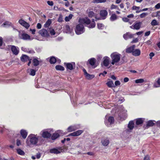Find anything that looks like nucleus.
I'll list each match as a JSON object with an SVG mask.
<instances>
[{
	"label": "nucleus",
	"mask_w": 160,
	"mask_h": 160,
	"mask_svg": "<svg viewBox=\"0 0 160 160\" xmlns=\"http://www.w3.org/2000/svg\"><path fill=\"white\" fill-rule=\"evenodd\" d=\"M121 55L117 52H114L110 55L111 58V64L113 65L117 66L119 65Z\"/></svg>",
	"instance_id": "obj_1"
},
{
	"label": "nucleus",
	"mask_w": 160,
	"mask_h": 160,
	"mask_svg": "<svg viewBox=\"0 0 160 160\" xmlns=\"http://www.w3.org/2000/svg\"><path fill=\"white\" fill-rule=\"evenodd\" d=\"M39 137L33 134L30 135L27 139L26 143L28 146L36 145L38 142Z\"/></svg>",
	"instance_id": "obj_2"
},
{
	"label": "nucleus",
	"mask_w": 160,
	"mask_h": 160,
	"mask_svg": "<svg viewBox=\"0 0 160 160\" xmlns=\"http://www.w3.org/2000/svg\"><path fill=\"white\" fill-rule=\"evenodd\" d=\"M79 22L81 24H85L89 28H93L95 27L96 25L94 19H92L91 22L90 19L88 18L80 19Z\"/></svg>",
	"instance_id": "obj_3"
},
{
	"label": "nucleus",
	"mask_w": 160,
	"mask_h": 160,
	"mask_svg": "<svg viewBox=\"0 0 160 160\" xmlns=\"http://www.w3.org/2000/svg\"><path fill=\"white\" fill-rule=\"evenodd\" d=\"M76 33L77 35H80L85 31V28H84L83 25L80 23L76 26L75 30Z\"/></svg>",
	"instance_id": "obj_4"
},
{
	"label": "nucleus",
	"mask_w": 160,
	"mask_h": 160,
	"mask_svg": "<svg viewBox=\"0 0 160 160\" xmlns=\"http://www.w3.org/2000/svg\"><path fill=\"white\" fill-rule=\"evenodd\" d=\"M52 130L50 129L44 130L41 132L40 134L44 138H49L51 136V133Z\"/></svg>",
	"instance_id": "obj_5"
},
{
	"label": "nucleus",
	"mask_w": 160,
	"mask_h": 160,
	"mask_svg": "<svg viewBox=\"0 0 160 160\" xmlns=\"http://www.w3.org/2000/svg\"><path fill=\"white\" fill-rule=\"evenodd\" d=\"M18 36L20 39L24 40H31L32 39V38H30V37L29 35L24 32H19Z\"/></svg>",
	"instance_id": "obj_6"
},
{
	"label": "nucleus",
	"mask_w": 160,
	"mask_h": 160,
	"mask_svg": "<svg viewBox=\"0 0 160 160\" xmlns=\"http://www.w3.org/2000/svg\"><path fill=\"white\" fill-rule=\"evenodd\" d=\"M134 122L133 121H130L128 125V129L126 130L124 132L128 133L131 132L134 128Z\"/></svg>",
	"instance_id": "obj_7"
},
{
	"label": "nucleus",
	"mask_w": 160,
	"mask_h": 160,
	"mask_svg": "<svg viewBox=\"0 0 160 160\" xmlns=\"http://www.w3.org/2000/svg\"><path fill=\"white\" fill-rule=\"evenodd\" d=\"M10 47L13 53L15 55H18L19 52V48L13 45H10Z\"/></svg>",
	"instance_id": "obj_8"
},
{
	"label": "nucleus",
	"mask_w": 160,
	"mask_h": 160,
	"mask_svg": "<svg viewBox=\"0 0 160 160\" xmlns=\"http://www.w3.org/2000/svg\"><path fill=\"white\" fill-rule=\"evenodd\" d=\"M39 33L42 37H48L49 36V33L48 30L44 29L40 30Z\"/></svg>",
	"instance_id": "obj_9"
},
{
	"label": "nucleus",
	"mask_w": 160,
	"mask_h": 160,
	"mask_svg": "<svg viewBox=\"0 0 160 160\" xmlns=\"http://www.w3.org/2000/svg\"><path fill=\"white\" fill-rule=\"evenodd\" d=\"M65 64L66 65L67 68L70 70H72L74 69L75 67V64L74 62L66 63H65Z\"/></svg>",
	"instance_id": "obj_10"
},
{
	"label": "nucleus",
	"mask_w": 160,
	"mask_h": 160,
	"mask_svg": "<svg viewBox=\"0 0 160 160\" xmlns=\"http://www.w3.org/2000/svg\"><path fill=\"white\" fill-rule=\"evenodd\" d=\"M62 133V131L61 130H58L57 132L53 133L51 137V138L52 140H54L58 138L60 134Z\"/></svg>",
	"instance_id": "obj_11"
},
{
	"label": "nucleus",
	"mask_w": 160,
	"mask_h": 160,
	"mask_svg": "<svg viewBox=\"0 0 160 160\" xmlns=\"http://www.w3.org/2000/svg\"><path fill=\"white\" fill-rule=\"evenodd\" d=\"M103 63L105 67L108 66L110 62V58L107 56L104 57L103 59Z\"/></svg>",
	"instance_id": "obj_12"
},
{
	"label": "nucleus",
	"mask_w": 160,
	"mask_h": 160,
	"mask_svg": "<svg viewBox=\"0 0 160 160\" xmlns=\"http://www.w3.org/2000/svg\"><path fill=\"white\" fill-rule=\"evenodd\" d=\"M18 22L21 25L27 29L30 26L29 24L28 23L22 19L19 20Z\"/></svg>",
	"instance_id": "obj_13"
},
{
	"label": "nucleus",
	"mask_w": 160,
	"mask_h": 160,
	"mask_svg": "<svg viewBox=\"0 0 160 160\" xmlns=\"http://www.w3.org/2000/svg\"><path fill=\"white\" fill-rule=\"evenodd\" d=\"M101 143L103 146L105 147L107 146L109 143V139L107 138H104L102 139Z\"/></svg>",
	"instance_id": "obj_14"
},
{
	"label": "nucleus",
	"mask_w": 160,
	"mask_h": 160,
	"mask_svg": "<svg viewBox=\"0 0 160 160\" xmlns=\"http://www.w3.org/2000/svg\"><path fill=\"white\" fill-rule=\"evenodd\" d=\"M93 9V8H89L87 11L88 16L90 18H92L95 16V14L92 11Z\"/></svg>",
	"instance_id": "obj_15"
},
{
	"label": "nucleus",
	"mask_w": 160,
	"mask_h": 160,
	"mask_svg": "<svg viewBox=\"0 0 160 160\" xmlns=\"http://www.w3.org/2000/svg\"><path fill=\"white\" fill-rule=\"evenodd\" d=\"M108 15V12L106 10H101L100 12V15L103 19H105Z\"/></svg>",
	"instance_id": "obj_16"
},
{
	"label": "nucleus",
	"mask_w": 160,
	"mask_h": 160,
	"mask_svg": "<svg viewBox=\"0 0 160 160\" xmlns=\"http://www.w3.org/2000/svg\"><path fill=\"white\" fill-rule=\"evenodd\" d=\"M141 25V22L135 23H134L132 26H131L130 27L131 28L138 30L140 28Z\"/></svg>",
	"instance_id": "obj_17"
},
{
	"label": "nucleus",
	"mask_w": 160,
	"mask_h": 160,
	"mask_svg": "<svg viewBox=\"0 0 160 160\" xmlns=\"http://www.w3.org/2000/svg\"><path fill=\"white\" fill-rule=\"evenodd\" d=\"M83 132V131L81 130H78L76 132L70 133L69 136H77L80 135Z\"/></svg>",
	"instance_id": "obj_18"
},
{
	"label": "nucleus",
	"mask_w": 160,
	"mask_h": 160,
	"mask_svg": "<svg viewBox=\"0 0 160 160\" xmlns=\"http://www.w3.org/2000/svg\"><path fill=\"white\" fill-rule=\"evenodd\" d=\"M106 84L107 86L110 88L115 87V86L114 85L113 81L111 80L110 79H108V81L106 83Z\"/></svg>",
	"instance_id": "obj_19"
},
{
	"label": "nucleus",
	"mask_w": 160,
	"mask_h": 160,
	"mask_svg": "<svg viewBox=\"0 0 160 160\" xmlns=\"http://www.w3.org/2000/svg\"><path fill=\"white\" fill-rule=\"evenodd\" d=\"M134 34H132L128 32L124 34L123 35V37L125 40H127L128 38H132L133 37Z\"/></svg>",
	"instance_id": "obj_20"
},
{
	"label": "nucleus",
	"mask_w": 160,
	"mask_h": 160,
	"mask_svg": "<svg viewBox=\"0 0 160 160\" xmlns=\"http://www.w3.org/2000/svg\"><path fill=\"white\" fill-rule=\"evenodd\" d=\"M21 49L24 52H28L30 53H33L34 52V51L32 49H30L25 47H22Z\"/></svg>",
	"instance_id": "obj_21"
},
{
	"label": "nucleus",
	"mask_w": 160,
	"mask_h": 160,
	"mask_svg": "<svg viewBox=\"0 0 160 160\" xmlns=\"http://www.w3.org/2000/svg\"><path fill=\"white\" fill-rule=\"evenodd\" d=\"M141 51L139 49H134L132 54L135 56H138L140 55Z\"/></svg>",
	"instance_id": "obj_22"
},
{
	"label": "nucleus",
	"mask_w": 160,
	"mask_h": 160,
	"mask_svg": "<svg viewBox=\"0 0 160 160\" xmlns=\"http://www.w3.org/2000/svg\"><path fill=\"white\" fill-rule=\"evenodd\" d=\"M135 47V45H133V46H131L129 47L128 48L126 49V52L130 53L132 52H132L133 51V50L134 48Z\"/></svg>",
	"instance_id": "obj_23"
},
{
	"label": "nucleus",
	"mask_w": 160,
	"mask_h": 160,
	"mask_svg": "<svg viewBox=\"0 0 160 160\" xmlns=\"http://www.w3.org/2000/svg\"><path fill=\"white\" fill-rule=\"evenodd\" d=\"M65 29L66 30V32L67 33H70L72 35H73L74 34V33L72 31V30L71 29L69 26L68 25H66L65 27Z\"/></svg>",
	"instance_id": "obj_24"
},
{
	"label": "nucleus",
	"mask_w": 160,
	"mask_h": 160,
	"mask_svg": "<svg viewBox=\"0 0 160 160\" xmlns=\"http://www.w3.org/2000/svg\"><path fill=\"white\" fill-rule=\"evenodd\" d=\"M50 152L51 153L58 154L61 152V151L59 150L57 148H54L50 149L49 150Z\"/></svg>",
	"instance_id": "obj_25"
},
{
	"label": "nucleus",
	"mask_w": 160,
	"mask_h": 160,
	"mask_svg": "<svg viewBox=\"0 0 160 160\" xmlns=\"http://www.w3.org/2000/svg\"><path fill=\"white\" fill-rule=\"evenodd\" d=\"M2 26L4 27H8L10 26H11L13 27V24L11 22L9 21H6L4 22L2 24Z\"/></svg>",
	"instance_id": "obj_26"
},
{
	"label": "nucleus",
	"mask_w": 160,
	"mask_h": 160,
	"mask_svg": "<svg viewBox=\"0 0 160 160\" xmlns=\"http://www.w3.org/2000/svg\"><path fill=\"white\" fill-rule=\"evenodd\" d=\"M20 133L23 138H26L28 134V132L26 130L23 129L21 130L20 131Z\"/></svg>",
	"instance_id": "obj_27"
},
{
	"label": "nucleus",
	"mask_w": 160,
	"mask_h": 160,
	"mask_svg": "<svg viewBox=\"0 0 160 160\" xmlns=\"http://www.w3.org/2000/svg\"><path fill=\"white\" fill-rule=\"evenodd\" d=\"M77 129V128L75 125L71 126L67 128V131L68 132H72L73 131Z\"/></svg>",
	"instance_id": "obj_28"
},
{
	"label": "nucleus",
	"mask_w": 160,
	"mask_h": 160,
	"mask_svg": "<svg viewBox=\"0 0 160 160\" xmlns=\"http://www.w3.org/2000/svg\"><path fill=\"white\" fill-rule=\"evenodd\" d=\"M21 59L22 62H25L29 60V57L25 55H23L22 56L21 58Z\"/></svg>",
	"instance_id": "obj_29"
},
{
	"label": "nucleus",
	"mask_w": 160,
	"mask_h": 160,
	"mask_svg": "<svg viewBox=\"0 0 160 160\" xmlns=\"http://www.w3.org/2000/svg\"><path fill=\"white\" fill-rule=\"evenodd\" d=\"M105 118L106 119H107L108 118V122L110 124H112L114 122V119L113 117H108V116L106 115V116Z\"/></svg>",
	"instance_id": "obj_30"
},
{
	"label": "nucleus",
	"mask_w": 160,
	"mask_h": 160,
	"mask_svg": "<svg viewBox=\"0 0 160 160\" xmlns=\"http://www.w3.org/2000/svg\"><path fill=\"white\" fill-rule=\"evenodd\" d=\"M40 62L41 61L38 60L37 58H34L33 60V63L35 66H37L39 65Z\"/></svg>",
	"instance_id": "obj_31"
},
{
	"label": "nucleus",
	"mask_w": 160,
	"mask_h": 160,
	"mask_svg": "<svg viewBox=\"0 0 160 160\" xmlns=\"http://www.w3.org/2000/svg\"><path fill=\"white\" fill-rule=\"evenodd\" d=\"M144 119L143 118H140L137 119L136 120V124L137 125H138L141 124L143 123Z\"/></svg>",
	"instance_id": "obj_32"
},
{
	"label": "nucleus",
	"mask_w": 160,
	"mask_h": 160,
	"mask_svg": "<svg viewBox=\"0 0 160 160\" xmlns=\"http://www.w3.org/2000/svg\"><path fill=\"white\" fill-rule=\"evenodd\" d=\"M96 59L94 58H92L88 60L90 64L92 66H93L96 62Z\"/></svg>",
	"instance_id": "obj_33"
},
{
	"label": "nucleus",
	"mask_w": 160,
	"mask_h": 160,
	"mask_svg": "<svg viewBox=\"0 0 160 160\" xmlns=\"http://www.w3.org/2000/svg\"><path fill=\"white\" fill-rule=\"evenodd\" d=\"M86 78L88 79H91L94 77V75L92 74H89L87 73L85 75Z\"/></svg>",
	"instance_id": "obj_34"
},
{
	"label": "nucleus",
	"mask_w": 160,
	"mask_h": 160,
	"mask_svg": "<svg viewBox=\"0 0 160 160\" xmlns=\"http://www.w3.org/2000/svg\"><path fill=\"white\" fill-rule=\"evenodd\" d=\"M117 18V16L115 14H112L110 18V20L112 21H113L116 20Z\"/></svg>",
	"instance_id": "obj_35"
},
{
	"label": "nucleus",
	"mask_w": 160,
	"mask_h": 160,
	"mask_svg": "<svg viewBox=\"0 0 160 160\" xmlns=\"http://www.w3.org/2000/svg\"><path fill=\"white\" fill-rule=\"evenodd\" d=\"M153 121L152 120H149L147 122V127H151L154 124V123L153 122Z\"/></svg>",
	"instance_id": "obj_36"
},
{
	"label": "nucleus",
	"mask_w": 160,
	"mask_h": 160,
	"mask_svg": "<svg viewBox=\"0 0 160 160\" xmlns=\"http://www.w3.org/2000/svg\"><path fill=\"white\" fill-rule=\"evenodd\" d=\"M17 153L21 155H23L25 154L24 152L21 149L18 148L17 149Z\"/></svg>",
	"instance_id": "obj_37"
},
{
	"label": "nucleus",
	"mask_w": 160,
	"mask_h": 160,
	"mask_svg": "<svg viewBox=\"0 0 160 160\" xmlns=\"http://www.w3.org/2000/svg\"><path fill=\"white\" fill-rule=\"evenodd\" d=\"M73 16V15L71 14H70L69 16H66L65 17V20L66 22H68L70 21V20H71L72 17Z\"/></svg>",
	"instance_id": "obj_38"
},
{
	"label": "nucleus",
	"mask_w": 160,
	"mask_h": 160,
	"mask_svg": "<svg viewBox=\"0 0 160 160\" xmlns=\"http://www.w3.org/2000/svg\"><path fill=\"white\" fill-rule=\"evenodd\" d=\"M154 87L155 88H158L160 87V78H159L157 81V83L154 84Z\"/></svg>",
	"instance_id": "obj_39"
},
{
	"label": "nucleus",
	"mask_w": 160,
	"mask_h": 160,
	"mask_svg": "<svg viewBox=\"0 0 160 160\" xmlns=\"http://www.w3.org/2000/svg\"><path fill=\"white\" fill-rule=\"evenodd\" d=\"M56 61V58L54 57H51L49 60V62L51 64H54Z\"/></svg>",
	"instance_id": "obj_40"
},
{
	"label": "nucleus",
	"mask_w": 160,
	"mask_h": 160,
	"mask_svg": "<svg viewBox=\"0 0 160 160\" xmlns=\"http://www.w3.org/2000/svg\"><path fill=\"white\" fill-rule=\"evenodd\" d=\"M55 68L58 70L63 71L64 69L63 67L60 65H57L55 67Z\"/></svg>",
	"instance_id": "obj_41"
},
{
	"label": "nucleus",
	"mask_w": 160,
	"mask_h": 160,
	"mask_svg": "<svg viewBox=\"0 0 160 160\" xmlns=\"http://www.w3.org/2000/svg\"><path fill=\"white\" fill-rule=\"evenodd\" d=\"M51 21L50 19H48L44 24V27L46 28L48 27L51 23Z\"/></svg>",
	"instance_id": "obj_42"
},
{
	"label": "nucleus",
	"mask_w": 160,
	"mask_h": 160,
	"mask_svg": "<svg viewBox=\"0 0 160 160\" xmlns=\"http://www.w3.org/2000/svg\"><path fill=\"white\" fill-rule=\"evenodd\" d=\"M110 9L111 10H112L113 9H117L118 10H120L119 8H118L117 6L114 5L113 4H112L111 6Z\"/></svg>",
	"instance_id": "obj_43"
},
{
	"label": "nucleus",
	"mask_w": 160,
	"mask_h": 160,
	"mask_svg": "<svg viewBox=\"0 0 160 160\" xmlns=\"http://www.w3.org/2000/svg\"><path fill=\"white\" fill-rule=\"evenodd\" d=\"M30 74L31 75L34 76L35 75L36 73V71L34 69H30Z\"/></svg>",
	"instance_id": "obj_44"
},
{
	"label": "nucleus",
	"mask_w": 160,
	"mask_h": 160,
	"mask_svg": "<svg viewBox=\"0 0 160 160\" xmlns=\"http://www.w3.org/2000/svg\"><path fill=\"white\" fill-rule=\"evenodd\" d=\"M144 80L143 79H137L135 80V82L136 83H140L144 82Z\"/></svg>",
	"instance_id": "obj_45"
},
{
	"label": "nucleus",
	"mask_w": 160,
	"mask_h": 160,
	"mask_svg": "<svg viewBox=\"0 0 160 160\" xmlns=\"http://www.w3.org/2000/svg\"><path fill=\"white\" fill-rule=\"evenodd\" d=\"M106 0H94L93 2L96 3L105 2Z\"/></svg>",
	"instance_id": "obj_46"
},
{
	"label": "nucleus",
	"mask_w": 160,
	"mask_h": 160,
	"mask_svg": "<svg viewBox=\"0 0 160 160\" xmlns=\"http://www.w3.org/2000/svg\"><path fill=\"white\" fill-rule=\"evenodd\" d=\"M98 29H102L104 28V26L102 23H98Z\"/></svg>",
	"instance_id": "obj_47"
},
{
	"label": "nucleus",
	"mask_w": 160,
	"mask_h": 160,
	"mask_svg": "<svg viewBox=\"0 0 160 160\" xmlns=\"http://www.w3.org/2000/svg\"><path fill=\"white\" fill-rule=\"evenodd\" d=\"M148 15V13L146 12H143L140 15V17L141 18H144L145 17L147 16Z\"/></svg>",
	"instance_id": "obj_48"
},
{
	"label": "nucleus",
	"mask_w": 160,
	"mask_h": 160,
	"mask_svg": "<svg viewBox=\"0 0 160 160\" xmlns=\"http://www.w3.org/2000/svg\"><path fill=\"white\" fill-rule=\"evenodd\" d=\"M48 32H50L51 34L52 35H54L55 34V32L54 30L53 29H48Z\"/></svg>",
	"instance_id": "obj_49"
},
{
	"label": "nucleus",
	"mask_w": 160,
	"mask_h": 160,
	"mask_svg": "<svg viewBox=\"0 0 160 160\" xmlns=\"http://www.w3.org/2000/svg\"><path fill=\"white\" fill-rule=\"evenodd\" d=\"M151 24L153 26L157 25L158 24L157 23V21L155 19L152 20L151 22Z\"/></svg>",
	"instance_id": "obj_50"
},
{
	"label": "nucleus",
	"mask_w": 160,
	"mask_h": 160,
	"mask_svg": "<svg viewBox=\"0 0 160 160\" xmlns=\"http://www.w3.org/2000/svg\"><path fill=\"white\" fill-rule=\"evenodd\" d=\"M139 7H138L135 6H134L132 7V9L133 10H138L140 9Z\"/></svg>",
	"instance_id": "obj_51"
},
{
	"label": "nucleus",
	"mask_w": 160,
	"mask_h": 160,
	"mask_svg": "<svg viewBox=\"0 0 160 160\" xmlns=\"http://www.w3.org/2000/svg\"><path fill=\"white\" fill-rule=\"evenodd\" d=\"M121 83L119 81H116L115 82V86H119L120 85Z\"/></svg>",
	"instance_id": "obj_52"
},
{
	"label": "nucleus",
	"mask_w": 160,
	"mask_h": 160,
	"mask_svg": "<svg viewBox=\"0 0 160 160\" xmlns=\"http://www.w3.org/2000/svg\"><path fill=\"white\" fill-rule=\"evenodd\" d=\"M155 8L157 9H160V3H158L157 4H156L155 6Z\"/></svg>",
	"instance_id": "obj_53"
},
{
	"label": "nucleus",
	"mask_w": 160,
	"mask_h": 160,
	"mask_svg": "<svg viewBox=\"0 0 160 160\" xmlns=\"http://www.w3.org/2000/svg\"><path fill=\"white\" fill-rule=\"evenodd\" d=\"M138 38H134L131 42V43H136V42H138Z\"/></svg>",
	"instance_id": "obj_54"
},
{
	"label": "nucleus",
	"mask_w": 160,
	"mask_h": 160,
	"mask_svg": "<svg viewBox=\"0 0 160 160\" xmlns=\"http://www.w3.org/2000/svg\"><path fill=\"white\" fill-rule=\"evenodd\" d=\"M47 3L50 6H52L53 5V3L52 1H47Z\"/></svg>",
	"instance_id": "obj_55"
},
{
	"label": "nucleus",
	"mask_w": 160,
	"mask_h": 160,
	"mask_svg": "<svg viewBox=\"0 0 160 160\" xmlns=\"http://www.w3.org/2000/svg\"><path fill=\"white\" fill-rule=\"evenodd\" d=\"M98 7H95L94 8H93V10L95 12H99V10H98Z\"/></svg>",
	"instance_id": "obj_56"
},
{
	"label": "nucleus",
	"mask_w": 160,
	"mask_h": 160,
	"mask_svg": "<svg viewBox=\"0 0 160 160\" xmlns=\"http://www.w3.org/2000/svg\"><path fill=\"white\" fill-rule=\"evenodd\" d=\"M149 56L150 57V58L151 59H152V57H153L154 56V54L152 52H151L149 54Z\"/></svg>",
	"instance_id": "obj_57"
},
{
	"label": "nucleus",
	"mask_w": 160,
	"mask_h": 160,
	"mask_svg": "<svg viewBox=\"0 0 160 160\" xmlns=\"http://www.w3.org/2000/svg\"><path fill=\"white\" fill-rule=\"evenodd\" d=\"M122 20L123 21L125 22H128L129 21V19L128 18H122Z\"/></svg>",
	"instance_id": "obj_58"
},
{
	"label": "nucleus",
	"mask_w": 160,
	"mask_h": 160,
	"mask_svg": "<svg viewBox=\"0 0 160 160\" xmlns=\"http://www.w3.org/2000/svg\"><path fill=\"white\" fill-rule=\"evenodd\" d=\"M36 158L37 159H39L41 157V154L40 153H38L36 155Z\"/></svg>",
	"instance_id": "obj_59"
},
{
	"label": "nucleus",
	"mask_w": 160,
	"mask_h": 160,
	"mask_svg": "<svg viewBox=\"0 0 160 160\" xmlns=\"http://www.w3.org/2000/svg\"><path fill=\"white\" fill-rule=\"evenodd\" d=\"M37 27L38 29H40L42 27L41 24L40 23H38L37 24Z\"/></svg>",
	"instance_id": "obj_60"
},
{
	"label": "nucleus",
	"mask_w": 160,
	"mask_h": 160,
	"mask_svg": "<svg viewBox=\"0 0 160 160\" xmlns=\"http://www.w3.org/2000/svg\"><path fill=\"white\" fill-rule=\"evenodd\" d=\"M150 158L148 155L146 156L144 158V160H149Z\"/></svg>",
	"instance_id": "obj_61"
},
{
	"label": "nucleus",
	"mask_w": 160,
	"mask_h": 160,
	"mask_svg": "<svg viewBox=\"0 0 160 160\" xmlns=\"http://www.w3.org/2000/svg\"><path fill=\"white\" fill-rule=\"evenodd\" d=\"M107 74V72L106 71H104V72L103 73H100L99 74V76H100L101 75H102L103 76H104Z\"/></svg>",
	"instance_id": "obj_62"
},
{
	"label": "nucleus",
	"mask_w": 160,
	"mask_h": 160,
	"mask_svg": "<svg viewBox=\"0 0 160 160\" xmlns=\"http://www.w3.org/2000/svg\"><path fill=\"white\" fill-rule=\"evenodd\" d=\"M58 21L59 22H61L62 21V16H60L58 18Z\"/></svg>",
	"instance_id": "obj_63"
},
{
	"label": "nucleus",
	"mask_w": 160,
	"mask_h": 160,
	"mask_svg": "<svg viewBox=\"0 0 160 160\" xmlns=\"http://www.w3.org/2000/svg\"><path fill=\"white\" fill-rule=\"evenodd\" d=\"M127 17L129 18H132L134 17V15L132 14H130L127 16Z\"/></svg>",
	"instance_id": "obj_64"
}]
</instances>
